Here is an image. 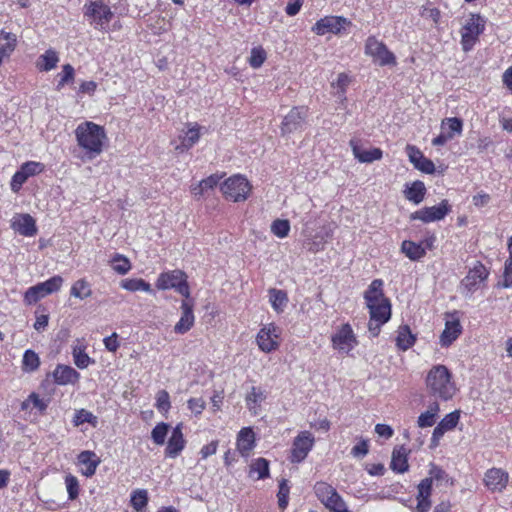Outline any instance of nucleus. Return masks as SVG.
Returning a JSON list of instances; mask_svg holds the SVG:
<instances>
[{
  "mask_svg": "<svg viewBox=\"0 0 512 512\" xmlns=\"http://www.w3.org/2000/svg\"><path fill=\"white\" fill-rule=\"evenodd\" d=\"M426 391L435 400L448 401L455 392L456 385L452 380V373L442 364L434 365L425 378Z\"/></svg>",
  "mask_w": 512,
  "mask_h": 512,
  "instance_id": "nucleus-1",
  "label": "nucleus"
},
{
  "mask_svg": "<svg viewBox=\"0 0 512 512\" xmlns=\"http://www.w3.org/2000/svg\"><path fill=\"white\" fill-rule=\"evenodd\" d=\"M77 144L89 154L90 158L101 154L106 139L104 128L94 122L86 121L75 129Z\"/></svg>",
  "mask_w": 512,
  "mask_h": 512,
  "instance_id": "nucleus-2",
  "label": "nucleus"
},
{
  "mask_svg": "<svg viewBox=\"0 0 512 512\" xmlns=\"http://www.w3.org/2000/svg\"><path fill=\"white\" fill-rule=\"evenodd\" d=\"M485 25L486 19L480 14L472 13L469 15L460 30L461 46L464 52L473 49L479 40V36L484 32Z\"/></svg>",
  "mask_w": 512,
  "mask_h": 512,
  "instance_id": "nucleus-3",
  "label": "nucleus"
},
{
  "mask_svg": "<svg viewBox=\"0 0 512 512\" xmlns=\"http://www.w3.org/2000/svg\"><path fill=\"white\" fill-rule=\"evenodd\" d=\"M84 8V15L89 18L91 24L100 30H108L114 14L107 4L102 0H91Z\"/></svg>",
  "mask_w": 512,
  "mask_h": 512,
  "instance_id": "nucleus-4",
  "label": "nucleus"
},
{
  "mask_svg": "<svg viewBox=\"0 0 512 512\" xmlns=\"http://www.w3.org/2000/svg\"><path fill=\"white\" fill-rule=\"evenodd\" d=\"M156 287L159 290L175 289L179 294L186 298L190 296L187 276L179 269L162 272L158 276Z\"/></svg>",
  "mask_w": 512,
  "mask_h": 512,
  "instance_id": "nucleus-5",
  "label": "nucleus"
},
{
  "mask_svg": "<svg viewBox=\"0 0 512 512\" xmlns=\"http://www.w3.org/2000/svg\"><path fill=\"white\" fill-rule=\"evenodd\" d=\"M369 309L368 330L372 337H377L380 333L381 326L387 323L391 318V303L387 299L367 307Z\"/></svg>",
  "mask_w": 512,
  "mask_h": 512,
  "instance_id": "nucleus-6",
  "label": "nucleus"
},
{
  "mask_svg": "<svg viewBox=\"0 0 512 512\" xmlns=\"http://www.w3.org/2000/svg\"><path fill=\"white\" fill-rule=\"evenodd\" d=\"M251 190L248 180L241 175H234L228 178L222 185L221 191L224 196L235 202L243 201L247 198Z\"/></svg>",
  "mask_w": 512,
  "mask_h": 512,
  "instance_id": "nucleus-7",
  "label": "nucleus"
},
{
  "mask_svg": "<svg viewBox=\"0 0 512 512\" xmlns=\"http://www.w3.org/2000/svg\"><path fill=\"white\" fill-rule=\"evenodd\" d=\"M488 275L489 271L486 267L482 263L477 262L462 279L460 285L461 293L465 297H471L472 294L478 290L481 284L488 278Z\"/></svg>",
  "mask_w": 512,
  "mask_h": 512,
  "instance_id": "nucleus-8",
  "label": "nucleus"
},
{
  "mask_svg": "<svg viewBox=\"0 0 512 512\" xmlns=\"http://www.w3.org/2000/svg\"><path fill=\"white\" fill-rule=\"evenodd\" d=\"M365 54L371 56L380 66L396 64V57L388 50L387 46L378 41L374 36L367 38L365 43Z\"/></svg>",
  "mask_w": 512,
  "mask_h": 512,
  "instance_id": "nucleus-9",
  "label": "nucleus"
},
{
  "mask_svg": "<svg viewBox=\"0 0 512 512\" xmlns=\"http://www.w3.org/2000/svg\"><path fill=\"white\" fill-rule=\"evenodd\" d=\"M332 346L339 352L348 354L357 345L356 335L350 324H342L331 337Z\"/></svg>",
  "mask_w": 512,
  "mask_h": 512,
  "instance_id": "nucleus-10",
  "label": "nucleus"
},
{
  "mask_svg": "<svg viewBox=\"0 0 512 512\" xmlns=\"http://www.w3.org/2000/svg\"><path fill=\"white\" fill-rule=\"evenodd\" d=\"M314 437L309 431L300 432L293 440L290 461L300 463L305 460L314 446Z\"/></svg>",
  "mask_w": 512,
  "mask_h": 512,
  "instance_id": "nucleus-11",
  "label": "nucleus"
},
{
  "mask_svg": "<svg viewBox=\"0 0 512 512\" xmlns=\"http://www.w3.org/2000/svg\"><path fill=\"white\" fill-rule=\"evenodd\" d=\"M350 25L351 21L343 16H325L314 24L312 31L317 35L340 34L342 30Z\"/></svg>",
  "mask_w": 512,
  "mask_h": 512,
  "instance_id": "nucleus-12",
  "label": "nucleus"
},
{
  "mask_svg": "<svg viewBox=\"0 0 512 512\" xmlns=\"http://www.w3.org/2000/svg\"><path fill=\"white\" fill-rule=\"evenodd\" d=\"M451 211L448 200H442L437 206L424 207L410 215L411 220H420L424 223L439 221Z\"/></svg>",
  "mask_w": 512,
  "mask_h": 512,
  "instance_id": "nucleus-13",
  "label": "nucleus"
},
{
  "mask_svg": "<svg viewBox=\"0 0 512 512\" xmlns=\"http://www.w3.org/2000/svg\"><path fill=\"white\" fill-rule=\"evenodd\" d=\"M279 333V328L272 323L262 327L256 336L259 349L265 353L276 350L279 346Z\"/></svg>",
  "mask_w": 512,
  "mask_h": 512,
  "instance_id": "nucleus-14",
  "label": "nucleus"
},
{
  "mask_svg": "<svg viewBox=\"0 0 512 512\" xmlns=\"http://www.w3.org/2000/svg\"><path fill=\"white\" fill-rule=\"evenodd\" d=\"M307 117V109L305 107H294L284 117L281 125L283 134H291L303 129Z\"/></svg>",
  "mask_w": 512,
  "mask_h": 512,
  "instance_id": "nucleus-15",
  "label": "nucleus"
},
{
  "mask_svg": "<svg viewBox=\"0 0 512 512\" xmlns=\"http://www.w3.org/2000/svg\"><path fill=\"white\" fill-rule=\"evenodd\" d=\"M508 480V473L500 468L489 469L484 477L485 485L493 492L503 491L507 486Z\"/></svg>",
  "mask_w": 512,
  "mask_h": 512,
  "instance_id": "nucleus-16",
  "label": "nucleus"
},
{
  "mask_svg": "<svg viewBox=\"0 0 512 512\" xmlns=\"http://www.w3.org/2000/svg\"><path fill=\"white\" fill-rule=\"evenodd\" d=\"M183 425L182 423L177 424L173 430L172 434L168 440L165 455L169 458H176L185 448L186 441L184 439V435L182 432Z\"/></svg>",
  "mask_w": 512,
  "mask_h": 512,
  "instance_id": "nucleus-17",
  "label": "nucleus"
},
{
  "mask_svg": "<svg viewBox=\"0 0 512 512\" xmlns=\"http://www.w3.org/2000/svg\"><path fill=\"white\" fill-rule=\"evenodd\" d=\"M451 315V319L445 323V328L440 335V344L442 347L450 346L462 333V326L458 317Z\"/></svg>",
  "mask_w": 512,
  "mask_h": 512,
  "instance_id": "nucleus-18",
  "label": "nucleus"
},
{
  "mask_svg": "<svg viewBox=\"0 0 512 512\" xmlns=\"http://www.w3.org/2000/svg\"><path fill=\"white\" fill-rule=\"evenodd\" d=\"M181 311V317L174 326V332L182 335L187 333L194 325L193 304L186 300L182 301Z\"/></svg>",
  "mask_w": 512,
  "mask_h": 512,
  "instance_id": "nucleus-19",
  "label": "nucleus"
},
{
  "mask_svg": "<svg viewBox=\"0 0 512 512\" xmlns=\"http://www.w3.org/2000/svg\"><path fill=\"white\" fill-rule=\"evenodd\" d=\"M202 127L197 123H188L185 135H180V143L175 146L179 152H184L192 148L200 139Z\"/></svg>",
  "mask_w": 512,
  "mask_h": 512,
  "instance_id": "nucleus-20",
  "label": "nucleus"
},
{
  "mask_svg": "<svg viewBox=\"0 0 512 512\" xmlns=\"http://www.w3.org/2000/svg\"><path fill=\"white\" fill-rule=\"evenodd\" d=\"M11 227L14 231L26 237H32L37 233L35 220L29 214H21L14 217Z\"/></svg>",
  "mask_w": 512,
  "mask_h": 512,
  "instance_id": "nucleus-21",
  "label": "nucleus"
},
{
  "mask_svg": "<svg viewBox=\"0 0 512 512\" xmlns=\"http://www.w3.org/2000/svg\"><path fill=\"white\" fill-rule=\"evenodd\" d=\"M349 144L354 157L361 163H372L373 161L380 160L383 156L380 148L365 150L361 147L358 140L352 139Z\"/></svg>",
  "mask_w": 512,
  "mask_h": 512,
  "instance_id": "nucleus-22",
  "label": "nucleus"
},
{
  "mask_svg": "<svg viewBox=\"0 0 512 512\" xmlns=\"http://www.w3.org/2000/svg\"><path fill=\"white\" fill-rule=\"evenodd\" d=\"M53 378L57 385L65 386L78 382L80 373L71 366L58 364L53 371Z\"/></svg>",
  "mask_w": 512,
  "mask_h": 512,
  "instance_id": "nucleus-23",
  "label": "nucleus"
},
{
  "mask_svg": "<svg viewBox=\"0 0 512 512\" xmlns=\"http://www.w3.org/2000/svg\"><path fill=\"white\" fill-rule=\"evenodd\" d=\"M237 450L243 457H248L255 447V434L250 427H244L237 436Z\"/></svg>",
  "mask_w": 512,
  "mask_h": 512,
  "instance_id": "nucleus-24",
  "label": "nucleus"
},
{
  "mask_svg": "<svg viewBox=\"0 0 512 512\" xmlns=\"http://www.w3.org/2000/svg\"><path fill=\"white\" fill-rule=\"evenodd\" d=\"M77 459L78 463L85 467L82 470V474L86 477H92L101 462L96 453L90 450L82 451Z\"/></svg>",
  "mask_w": 512,
  "mask_h": 512,
  "instance_id": "nucleus-25",
  "label": "nucleus"
},
{
  "mask_svg": "<svg viewBox=\"0 0 512 512\" xmlns=\"http://www.w3.org/2000/svg\"><path fill=\"white\" fill-rule=\"evenodd\" d=\"M383 284L384 283L381 279H374L368 286L367 290L364 292V299L367 307L388 299L384 295Z\"/></svg>",
  "mask_w": 512,
  "mask_h": 512,
  "instance_id": "nucleus-26",
  "label": "nucleus"
},
{
  "mask_svg": "<svg viewBox=\"0 0 512 512\" xmlns=\"http://www.w3.org/2000/svg\"><path fill=\"white\" fill-rule=\"evenodd\" d=\"M390 468L397 473L408 471V450L404 446H399L393 450Z\"/></svg>",
  "mask_w": 512,
  "mask_h": 512,
  "instance_id": "nucleus-27",
  "label": "nucleus"
},
{
  "mask_svg": "<svg viewBox=\"0 0 512 512\" xmlns=\"http://www.w3.org/2000/svg\"><path fill=\"white\" fill-rule=\"evenodd\" d=\"M416 341V336L411 332L408 325H402L397 330L396 346L402 351L411 348Z\"/></svg>",
  "mask_w": 512,
  "mask_h": 512,
  "instance_id": "nucleus-28",
  "label": "nucleus"
},
{
  "mask_svg": "<svg viewBox=\"0 0 512 512\" xmlns=\"http://www.w3.org/2000/svg\"><path fill=\"white\" fill-rule=\"evenodd\" d=\"M402 252L412 261H418L426 255L425 247L422 243L405 240L401 245Z\"/></svg>",
  "mask_w": 512,
  "mask_h": 512,
  "instance_id": "nucleus-29",
  "label": "nucleus"
},
{
  "mask_svg": "<svg viewBox=\"0 0 512 512\" xmlns=\"http://www.w3.org/2000/svg\"><path fill=\"white\" fill-rule=\"evenodd\" d=\"M59 62L58 53L53 49H48L44 54L40 55L36 66L40 71L48 72L54 69Z\"/></svg>",
  "mask_w": 512,
  "mask_h": 512,
  "instance_id": "nucleus-30",
  "label": "nucleus"
},
{
  "mask_svg": "<svg viewBox=\"0 0 512 512\" xmlns=\"http://www.w3.org/2000/svg\"><path fill=\"white\" fill-rule=\"evenodd\" d=\"M120 287L130 292L143 291L149 294L154 293L150 283L141 278L123 279L120 282Z\"/></svg>",
  "mask_w": 512,
  "mask_h": 512,
  "instance_id": "nucleus-31",
  "label": "nucleus"
},
{
  "mask_svg": "<svg viewBox=\"0 0 512 512\" xmlns=\"http://www.w3.org/2000/svg\"><path fill=\"white\" fill-rule=\"evenodd\" d=\"M426 193V187L422 181H415L411 184V186L407 187L404 191L406 199L413 202L414 204H419L423 201Z\"/></svg>",
  "mask_w": 512,
  "mask_h": 512,
  "instance_id": "nucleus-32",
  "label": "nucleus"
},
{
  "mask_svg": "<svg viewBox=\"0 0 512 512\" xmlns=\"http://www.w3.org/2000/svg\"><path fill=\"white\" fill-rule=\"evenodd\" d=\"M269 300L272 308L277 312L281 313L287 306L288 296L287 293L280 289L272 288L269 290Z\"/></svg>",
  "mask_w": 512,
  "mask_h": 512,
  "instance_id": "nucleus-33",
  "label": "nucleus"
},
{
  "mask_svg": "<svg viewBox=\"0 0 512 512\" xmlns=\"http://www.w3.org/2000/svg\"><path fill=\"white\" fill-rule=\"evenodd\" d=\"M439 405L437 402H433L429 405L427 411L420 414L418 417L417 424L420 428L431 427L435 423V418L439 412Z\"/></svg>",
  "mask_w": 512,
  "mask_h": 512,
  "instance_id": "nucleus-34",
  "label": "nucleus"
},
{
  "mask_svg": "<svg viewBox=\"0 0 512 512\" xmlns=\"http://www.w3.org/2000/svg\"><path fill=\"white\" fill-rule=\"evenodd\" d=\"M254 474H257L255 479H265L269 477V462L265 458H258L253 461L250 465L249 476L254 477Z\"/></svg>",
  "mask_w": 512,
  "mask_h": 512,
  "instance_id": "nucleus-35",
  "label": "nucleus"
},
{
  "mask_svg": "<svg viewBox=\"0 0 512 512\" xmlns=\"http://www.w3.org/2000/svg\"><path fill=\"white\" fill-rule=\"evenodd\" d=\"M441 130L445 131L447 135H451V139H453L456 135H461L463 121L457 117L446 118L441 123Z\"/></svg>",
  "mask_w": 512,
  "mask_h": 512,
  "instance_id": "nucleus-36",
  "label": "nucleus"
},
{
  "mask_svg": "<svg viewBox=\"0 0 512 512\" xmlns=\"http://www.w3.org/2000/svg\"><path fill=\"white\" fill-rule=\"evenodd\" d=\"M110 264L112 269L119 275L127 274L132 268L130 260L126 256L119 253H116L112 257Z\"/></svg>",
  "mask_w": 512,
  "mask_h": 512,
  "instance_id": "nucleus-37",
  "label": "nucleus"
},
{
  "mask_svg": "<svg viewBox=\"0 0 512 512\" xmlns=\"http://www.w3.org/2000/svg\"><path fill=\"white\" fill-rule=\"evenodd\" d=\"M48 294L42 283H38L32 287H29L24 294V302L28 305L35 304L40 299L44 298Z\"/></svg>",
  "mask_w": 512,
  "mask_h": 512,
  "instance_id": "nucleus-38",
  "label": "nucleus"
},
{
  "mask_svg": "<svg viewBox=\"0 0 512 512\" xmlns=\"http://www.w3.org/2000/svg\"><path fill=\"white\" fill-rule=\"evenodd\" d=\"M0 40H5V44L0 47V55L3 58L9 57L10 54L15 50L17 38L16 35L11 32L2 31L0 34Z\"/></svg>",
  "mask_w": 512,
  "mask_h": 512,
  "instance_id": "nucleus-39",
  "label": "nucleus"
},
{
  "mask_svg": "<svg viewBox=\"0 0 512 512\" xmlns=\"http://www.w3.org/2000/svg\"><path fill=\"white\" fill-rule=\"evenodd\" d=\"M59 78L56 90L60 91L64 88L66 84L73 83L75 79V69L70 64H65L62 67V71L57 75Z\"/></svg>",
  "mask_w": 512,
  "mask_h": 512,
  "instance_id": "nucleus-40",
  "label": "nucleus"
},
{
  "mask_svg": "<svg viewBox=\"0 0 512 512\" xmlns=\"http://www.w3.org/2000/svg\"><path fill=\"white\" fill-rule=\"evenodd\" d=\"M40 365V358L33 350H26L22 359V369L25 372H34Z\"/></svg>",
  "mask_w": 512,
  "mask_h": 512,
  "instance_id": "nucleus-41",
  "label": "nucleus"
},
{
  "mask_svg": "<svg viewBox=\"0 0 512 512\" xmlns=\"http://www.w3.org/2000/svg\"><path fill=\"white\" fill-rule=\"evenodd\" d=\"M72 355L74 364L80 369H85L90 363L94 362L85 352V347L83 346H75L73 348Z\"/></svg>",
  "mask_w": 512,
  "mask_h": 512,
  "instance_id": "nucleus-42",
  "label": "nucleus"
},
{
  "mask_svg": "<svg viewBox=\"0 0 512 512\" xmlns=\"http://www.w3.org/2000/svg\"><path fill=\"white\" fill-rule=\"evenodd\" d=\"M72 423L75 427H78L84 423H89L93 427H95L98 423V420L97 417L93 415L90 411L80 409L75 412Z\"/></svg>",
  "mask_w": 512,
  "mask_h": 512,
  "instance_id": "nucleus-43",
  "label": "nucleus"
},
{
  "mask_svg": "<svg viewBox=\"0 0 512 512\" xmlns=\"http://www.w3.org/2000/svg\"><path fill=\"white\" fill-rule=\"evenodd\" d=\"M508 251L509 257L505 261L503 282L501 284L504 288H512V236L508 240Z\"/></svg>",
  "mask_w": 512,
  "mask_h": 512,
  "instance_id": "nucleus-44",
  "label": "nucleus"
},
{
  "mask_svg": "<svg viewBox=\"0 0 512 512\" xmlns=\"http://www.w3.org/2000/svg\"><path fill=\"white\" fill-rule=\"evenodd\" d=\"M89 283L85 279L77 280L71 287L70 294L79 299H85L91 295Z\"/></svg>",
  "mask_w": 512,
  "mask_h": 512,
  "instance_id": "nucleus-45",
  "label": "nucleus"
},
{
  "mask_svg": "<svg viewBox=\"0 0 512 512\" xmlns=\"http://www.w3.org/2000/svg\"><path fill=\"white\" fill-rule=\"evenodd\" d=\"M169 429L170 425L168 423H158L151 431V438L153 442L157 445H163L165 443Z\"/></svg>",
  "mask_w": 512,
  "mask_h": 512,
  "instance_id": "nucleus-46",
  "label": "nucleus"
},
{
  "mask_svg": "<svg viewBox=\"0 0 512 512\" xmlns=\"http://www.w3.org/2000/svg\"><path fill=\"white\" fill-rule=\"evenodd\" d=\"M314 491L317 498L321 501L322 504L326 503V499H330V497H332V494L337 493L335 488H333L326 482H317L314 486Z\"/></svg>",
  "mask_w": 512,
  "mask_h": 512,
  "instance_id": "nucleus-47",
  "label": "nucleus"
},
{
  "mask_svg": "<svg viewBox=\"0 0 512 512\" xmlns=\"http://www.w3.org/2000/svg\"><path fill=\"white\" fill-rule=\"evenodd\" d=\"M148 503V492L138 489L131 494V505L136 511H141Z\"/></svg>",
  "mask_w": 512,
  "mask_h": 512,
  "instance_id": "nucleus-48",
  "label": "nucleus"
},
{
  "mask_svg": "<svg viewBox=\"0 0 512 512\" xmlns=\"http://www.w3.org/2000/svg\"><path fill=\"white\" fill-rule=\"evenodd\" d=\"M30 403L33 404L41 413L45 412L48 407V401L41 399L37 393H31L28 398L22 402L21 409L27 410Z\"/></svg>",
  "mask_w": 512,
  "mask_h": 512,
  "instance_id": "nucleus-49",
  "label": "nucleus"
},
{
  "mask_svg": "<svg viewBox=\"0 0 512 512\" xmlns=\"http://www.w3.org/2000/svg\"><path fill=\"white\" fill-rule=\"evenodd\" d=\"M324 505L330 512H345L348 510L346 503L338 493L332 494L330 499H326Z\"/></svg>",
  "mask_w": 512,
  "mask_h": 512,
  "instance_id": "nucleus-50",
  "label": "nucleus"
},
{
  "mask_svg": "<svg viewBox=\"0 0 512 512\" xmlns=\"http://www.w3.org/2000/svg\"><path fill=\"white\" fill-rule=\"evenodd\" d=\"M289 231L290 223L288 220L277 219L271 224V232L279 238H285L288 236Z\"/></svg>",
  "mask_w": 512,
  "mask_h": 512,
  "instance_id": "nucleus-51",
  "label": "nucleus"
},
{
  "mask_svg": "<svg viewBox=\"0 0 512 512\" xmlns=\"http://www.w3.org/2000/svg\"><path fill=\"white\" fill-rule=\"evenodd\" d=\"M155 407L160 412H168L171 408L170 396L166 390H160L157 392L155 397Z\"/></svg>",
  "mask_w": 512,
  "mask_h": 512,
  "instance_id": "nucleus-52",
  "label": "nucleus"
},
{
  "mask_svg": "<svg viewBox=\"0 0 512 512\" xmlns=\"http://www.w3.org/2000/svg\"><path fill=\"white\" fill-rule=\"evenodd\" d=\"M266 60V52L262 47H254L251 50L249 64L253 68H259Z\"/></svg>",
  "mask_w": 512,
  "mask_h": 512,
  "instance_id": "nucleus-53",
  "label": "nucleus"
},
{
  "mask_svg": "<svg viewBox=\"0 0 512 512\" xmlns=\"http://www.w3.org/2000/svg\"><path fill=\"white\" fill-rule=\"evenodd\" d=\"M20 170L27 178L35 176L44 170V164L35 161H28L21 165Z\"/></svg>",
  "mask_w": 512,
  "mask_h": 512,
  "instance_id": "nucleus-54",
  "label": "nucleus"
},
{
  "mask_svg": "<svg viewBox=\"0 0 512 512\" xmlns=\"http://www.w3.org/2000/svg\"><path fill=\"white\" fill-rule=\"evenodd\" d=\"M66 489L70 500H74L79 495V481L77 477L69 474L65 477Z\"/></svg>",
  "mask_w": 512,
  "mask_h": 512,
  "instance_id": "nucleus-55",
  "label": "nucleus"
},
{
  "mask_svg": "<svg viewBox=\"0 0 512 512\" xmlns=\"http://www.w3.org/2000/svg\"><path fill=\"white\" fill-rule=\"evenodd\" d=\"M460 415L457 411L447 414L438 424L446 431H450L456 427L459 422Z\"/></svg>",
  "mask_w": 512,
  "mask_h": 512,
  "instance_id": "nucleus-56",
  "label": "nucleus"
},
{
  "mask_svg": "<svg viewBox=\"0 0 512 512\" xmlns=\"http://www.w3.org/2000/svg\"><path fill=\"white\" fill-rule=\"evenodd\" d=\"M41 283L43 284L46 293L49 295L57 292L61 288L63 284V278L59 275H56Z\"/></svg>",
  "mask_w": 512,
  "mask_h": 512,
  "instance_id": "nucleus-57",
  "label": "nucleus"
},
{
  "mask_svg": "<svg viewBox=\"0 0 512 512\" xmlns=\"http://www.w3.org/2000/svg\"><path fill=\"white\" fill-rule=\"evenodd\" d=\"M289 486L286 480H282L279 485L278 491V505L281 510H284L288 505Z\"/></svg>",
  "mask_w": 512,
  "mask_h": 512,
  "instance_id": "nucleus-58",
  "label": "nucleus"
},
{
  "mask_svg": "<svg viewBox=\"0 0 512 512\" xmlns=\"http://www.w3.org/2000/svg\"><path fill=\"white\" fill-rule=\"evenodd\" d=\"M369 452V444L368 440H361L358 444L353 446L351 449V455L355 458H363L365 457Z\"/></svg>",
  "mask_w": 512,
  "mask_h": 512,
  "instance_id": "nucleus-59",
  "label": "nucleus"
},
{
  "mask_svg": "<svg viewBox=\"0 0 512 512\" xmlns=\"http://www.w3.org/2000/svg\"><path fill=\"white\" fill-rule=\"evenodd\" d=\"M27 179L28 178L20 169L16 171L10 182L11 190L17 193L21 189L22 185L27 181Z\"/></svg>",
  "mask_w": 512,
  "mask_h": 512,
  "instance_id": "nucleus-60",
  "label": "nucleus"
},
{
  "mask_svg": "<svg viewBox=\"0 0 512 512\" xmlns=\"http://www.w3.org/2000/svg\"><path fill=\"white\" fill-rule=\"evenodd\" d=\"M431 491H432V478H425L418 485L417 497L430 499Z\"/></svg>",
  "mask_w": 512,
  "mask_h": 512,
  "instance_id": "nucleus-61",
  "label": "nucleus"
},
{
  "mask_svg": "<svg viewBox=\"0 0 512 512\" xmlns=\"http://www.w3.org/2000/svg\"><path fill=\"white\" fill-rule=\"evenodd\" d=\"M264 392L255 386H253L250 392L246 396V402L249 405L250 403L258 404L265 399Z\"/></svg>",
  "mask_w": 512,
  "mask_h": 512,
  "instance_id": "nucleus-62",
  "label": "nucleus"
},
{
  "mask_svg": "<svg viewBox=\"0 0 512 512\" xmlns=\"http://www.w3.org/2000/svg\"><path fill=\"white\" fill-rule=\"evenodd\" d=\"M414 167L426 174H432L435 171L434 163L430 159L426 158L424 155L420 159V161L416 163Z\"/></svg>",
  "mask_w": 512,
  "mask_h": 512,
  "instance_id": "nucleus-63",
  "label": "nucleus"
},
{
  "mask_svg": "<svg viewBox=\"0 0 512 512\" xmlns=\"http://www.w3.org/2000/svg\"><path fill=\"white\" fill-rule=\"evenodd\" d=\"M103 343L105 348L109 352H116L120 347V343L118 341V334L116 332H113L110 336L104 338Z\"/></svg>",
  "mask_w": 512,
  "mask_h": 512,
  "instance_id": "nucleus-64",
  "label": "nucleus"
}]
</instances>
